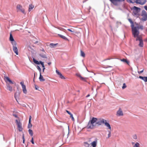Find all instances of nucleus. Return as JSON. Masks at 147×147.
Returning a JSON list of instances; mask_svg holds the SVG:
<instances>
[{"label": "nucleus", "instance_id": "f257e3e1", "mask_svg": "<svg viewBox=\"0 0 147 147\" xmlns=\"http://www.w3.org/2000/svg\"><path fill=\"white\" fill-rule=\"evenodd\" d=\"M96 124L98 125H101L102 124H104L107 127L108 129H110L111 130V127L110 124L107 122V121L106 120L104 119H100L98 121H97Z\"/></svg>", "mask_w": 147, "mask_h": 147}, {"label": "nucleus", "instance_id": "f03ea898", "mask_svg": "<svg viewBox=\"0 0 147 147\" xmlns=\"http://www.w3.org/2000/svg\"><path fill=\"white\" fill-rule=\"evenodd\" d=\"M129 22L131 23V26L132 29V32L133 35H134V36L136 35V34H138V32L136 30V28L134 27V24L132 21L130 19H128Z\"/></svg>", "mask_w": 147, "mask_h": 147}, {"label": "nucleus", "instance_id": "7ed1b4c3", "mask_svg": "<svg viewBox=\"0 0 147 147\" xmlns=\"http://www.w3.org/2000/svg\"><path fill=\"white\" fill-rule=\"evenodd\" d=\"M141 15L142 17L140 18V20L144 22L147 20V13L145 11L143 10L142 11Z\"/></svg>", "mask_w": 147, "mask_h": 147}, {"label": "nucleus", "instance_id": "20e7f679", "mask_svg": "<svg viewBox=\"0 0 147 147\" xmlns=\"http://www.w3.org/2000/svg\"><path fill=\"white\" fill-rule=\"evenodd\" d=\"M114 5H118L121 2H124L125 0H109Z\"/></svg>", "mask_w": 147, "mask_h": 147}, {"label": "nucleus", "instance_id": "39448f33", "mask_svg": "<svg viewBox=\"0 0 147 147\" xmlns=\"http://www.w3.org/2000/svg\"><path fill=\"white\" fill-rule=\"evenodd\" d=\"M40 52L39 54L40 56L42 58H47V57L46 54V53L45 51H44V49L42 48V49H40Z\"/></svg>", "mask_w": 147, "mask_h": 147}, {"label": "nucleus", "instance_id": "423d86ee", "mask_svg": "<svg viewBox=\"0 0 147 147\" xmlns=\"http://www.w3.org/2000/svg\"><path fill=\"white\" fill-rule=\"evenodd\" d=\"M16 122L18 128L20 131H22L23 130V128L22 127V124L20 121L17 120H16Z\"/></svg>", "mask_w": 147, "mask_h": 147}, {"label": "nucleus", "instance_id": "0eeeda50", "mask_svg": "<svg viewBox=\"0 0 147 147\" xmlns=\"http://www.w3.org/2000/svg\"><path fill=\"white\" fill-rule=\"evenodd\" d=\"M133 13L135 15H137L140 11V8L138 7L135 6L133 7Z\"/></svg>", "mask_w": 147, "mask_h": 147}, {"label": "nucleus", "instance_id": "6e6552de", "mask_svg": "<svg viewBox=\"0 0 147 147\" xmlns=\"http://www.w3.org/2000/svg\"><path fill=\"white\" fill-rule=\"evenodd\" d=\"M136 25L137 26H134V27H136V30L139 32L138 34H136V35L135 36H134V35H133L134 37H136V36H137L138 35H139L140 32L138 30L139 29L143 30V26L142 25H139L138 24H136Z\"/></svg>", "mask_w": 147, "mask_h": 147}, {"label": "nucleus", "instance_id": "1a4fd4ad", "mask_svg": "<svg viewBox=\"0 0 147 147\" xmlns=\"http://www.w3.org/2000/svg\"><path fill=\"white\" fill-rule=\"evenodd\" d=\"M146 2V0H136L135 2L136 4L143 5L145 4Z\"/></svg>", "mask_w": 147, "mask_h": 147}, {"label": "nucleus", "instance_id": "9d476101", "mask_svg": "<svg viewBox=\"0 0 147 147\" xmlns=\"http://www.w3.org/2000/svg\"><path fill=\"white\" fill-rule=\"evenodd\" d=\"M20 84L21 85L23 92L24 93L26 94L27 93V91L26 89V86L24 84V82L23 81L21 82L20 83Z\"/></svg>", "mask_w": 147, "mask_h": 147}, {"label": "nucleus", "instance_id": "9b49d317", "mask_svg": "<svg viewBox=\"0 0 147 147\" xmlns=\"http://www.w3.org/2000/svg\"><path fill=\"white\" fill-rule=\"evenodd\" d=\"M9 40L11 42V43H12V45L13 46H15L16 45V43L15 41L14 40L13 38V36L11 34V33L10 34V35Z\"/></svg>", "mask_w": 147, "mask_h": 147}, {"label": "nucleus", "instance_id": "f8f14e48", "mask_svg": "<svg viewBox=\"0 0 147 147\" xmlns=\"http://www.w3.org/2000/svg\"><path fill=\"white\" fill-rule=\"evenodd\" d=\"M4 80L7 83V84H8V82H9L10 84H13V83L11 81V80L9 78V77H7L5 75L4 76Z\"/></svg>", "mask_w": 147, "mask_h": 147}, {"label": "nucleus", "instance_id": "ddd939ff", "mask_svg": "<svg viewBox=\"0 0 147 147\" xmlns=\"http://www.w3.org/2000/svg\"><path fill=\"white\" fill-rule=\"evenodd\" d=\"M17 8L18 11H21L22 13H24L25 10L24 9L22 8V6L19 5H18L17 6Z\"/></svg>", "mask_w": 147, "mask_h": 147}, {"label": "nucleus", "instance_id": "4468645a", "mask_svg": "<svg viewBox=\"0 0 147 147\" xmlns=\"http://www.w3.org/2000/svg\"><path fill=\"white\" fill-rule=\"evenodd\" d=\"M94 124L91 123V122L89 121L86 127L88 129H93L94 128Z\"/></svg>", "mask_w": 147, "mask_h": 147}, {"label": "nucleus", "instance_id": "2eb2a0df", "mask_svg": "<svg viewBox=\"0 0 147 147\" xmlns=\"http://www.w3.org/2000/svg\"><path fill=\"white\" fill-rule=\"evenodd\" d=\"M56 72L57 74L59 76V77L60 78L62 79H65L64 77L57 70H56Z\"/></svg>", "mask_w": 147, "mask_h": 147}, {"label": "nucleus", "instance_id": "dca6fc26", "mask_svg": "<svg viewBox=\"0 0 147 147\" xmlns=\"http://www.w3.org/2000/svg\"><path fill=\"white\" fill-rule=\"evenodd\" d=\"M117 115L118 116H121L123 115V111L120 108H119L117 112Z\"/></svg>", "mask_w": 147, "mask_h": 147}, {"label": "nucleus", "instance_id": "f3484780", "mask_svg": "<svg viewBox=\"0 0 147 147\" xmlns=\"http://www.w3.org/2000/svg\"><path fill=\"white\" fill-rule=\"evenodd\" d=\"M76 75L78 77H79L80 78V79L84 81H86V78L82 77L80 74H76Z\"/></svg>", "mask_w": 147, "mask_h": 147}, {"label": "nucleus", "instance_id": "a211bd4d", "mask_svg": "<svg viewBox=\"0 0 147 147\" xmlns=\"http://www.w3.org/2000/svg\"><path fill=\"white\" fill-rule=\"evenodd\" d=\"M97 120V118L93 117L92 119L90 120L89 121L91 122V123H93L94 124V123L95 122L96 123V122Z\"/></svg>", "mask_w": 147, "mask_h": 147}, {"label": "nucleus", "instance_id": "6ab92c4d", "mask_svg": "<svg viewBox=\"0 0 147 147\" xmlns=\"http://www.w3.org/2000/svg\"><path fill=\"white\" fill-rule=\"evenodd\" d=\"M97 142V140L93 141L91 144V146H92V147H96Z\"/></svg>", "mask_w": 147, "mask_h": 147}, {"label": "nucleus", "instance_id": "aec40b11", "mask_svg": "<svg viewBox=\"0 0 147 147\" xmlns=\"http://www.w3.org/2000/svg\"><path fill=\"white\" fill-rule=\"evenodd\" d=\"M13 50L17 55L18 54V49L16 47H13Z\"/></svg>", "mask_w": 147, "mask_h": 147}, {"label": "nucleus", "instance_id": "412c9836", "mask_svg": "<svg viewBox=\"0 0 147 147\" xmlns=\"http://www.w3.org/2000/svg\"><path fill=\"white\" fill-rule=\"evenodd\" d=\"M31 116H30L29 118V123L28 125V128H30L32 127V125L31 123Z\"/></svg>", "mask_w": 147, "mask_h": 147}, {"label": "nucleus", "instance_id": "4be33fe9", "mask_svg": "<svg viewBox=\"0 0 147 147\" xmlns=\"http://www.w3.org/2000/svg\"><path fill=\"white\" fill-rule=\"evenodd\" d=\"M6 86L7 87V89L10 91L11 92L13 90V89L12 87L10 86L9 84H6Z\"/></svg>", "mask_w": 147, "mask_h": 147}, {"label": "nucleus", "instance_id": "5701e85b", "mask_svg": "<svg viewBox=\"0 0 147 147\" xmlns=\"http://www.w3.org/2000/svg\"><path fill=\"white\" fill-rule=\"evenodd\" d=\"M139 78L140 79L143 80L145 82H147V77L140 76Z\"/></svg>", "mask_w": 147, "mask_h": 147}, {"label": "nucleus", "instance_id": "b1692460", "mask_svg": "<svg viewBox=\"0 0 147 147\" xmlns=\"http://www.w3.org/2000/svg\"><path fill=\"white\" fill-rule=\"evenodd\" d=\"M40 80V81L43 82L45 81V79L42 76L41 74V73L40 74V76L39 78Z\"/></svg>", "mask_w": 147, "mask_h": 147}, {"label": "nucleus", "instance_id": "393cba45", "mask_svg": "<svg viewBox=\"0 0 147 147\" xmlns=\"http://www.w3.org/2000/svg\"><path fill=\"white\" fill-rule=\"evenodd\" d=\"M84 144L85 147H91L90 145L86 142H84Z\"/></svg>", "mask_w": 147, "mask_h": 147}, {"label": "nucleus", "instance_id": "a878e982", "mask_svg": "<svg viewBox=\"0 0 147 147\" xmlns=\"http://www.w3.org/2000/svg\"><path fill=\"white\" fill-rule=\"evenodd\" d=\"M34 6L32 4H30V5L29 6V8L28 9V11H30L34 7Z\"/></svg>", "mask_w": 147, "mask_h": 147}, {"label": "nucleus", "instance_id": "bb28decb", "mask_svg": "<svg viewBox=\"0 0 147 147\" xmlns=\"http://www.w3.org/2000/svg\"><path fill=\"white\" fill-rule=\"evenodd\" d=\"M58 35L61 38H62L63 39H64L65 40H68L67 38L65 36H64L63 35H61V34H59Z\"/></svg>", "mask_w": 147, "mask_h": 147}, {"label": "nucleus", "instance_id": "cd10ccee", "mask_svg": "<svg viewBox=\"0 0 147 147\" xmlns=\"http://www.w3.org/2000/svg\"><path fill=\"white\" fill-rule=\"evenodd\" d=\"M120 60L123 62L124 63H127V64H129V62L128 61H127V59H121Z\"/></svg>", "mask_w": 147, "mask_h": 147}, {"label": "nucleus", "instance_id": "c85d7f7f", "mask_svg": "<svg viewBox=\"0 0 147 147\" xmlns=\"http://www.w3.org/2000/svg\"><path fill=\"white\" fill-rule=\"evenodd\" d=\"M80 55L82 57H84L85 56V55L84 52L82 50L80 51Z\"/></svg>", "mask_w": 147, "mask_h": 147}, {"label": "nucleus", "instance_id": "c756f323", "mask_svg": "<svg viewBox=\"0 0 147 147\" xmlns=\"http://www.w3.org/2000/svg\"><path fill=\"white\" fill-rule=\"evenodd\" d=\"M28 132H29V134L31 136H33V131H32V130H31V129H29L28 130Z\"/></svg>", "mask_w": 147, "mask_h": 147}, {"label": "nucleus", "instance_id": "7c9ffc66", "mask_svg": "<svg viewBox=\"0 0 147 147\" xmlns=\"http://www.w3.org/2000/svg\"><path fill=\"white\" fill-rule=\"evenodd\" d=\"M137 38H136V40H139V41L142 40V37H141L140 36H139V35H138L137 36H136Z\"/></svg>", "mask_w": 147, "mask_h": 147}, {"label": "nucleus", "instance_id": "2f4dec72", "mask_svg": "<svg viewBox=\"0 0 147 147\" xmlns=\"http://www.w3.org/2000/svg\"><path fill=\"white\" fill-rule=\"evenodd\" d=\"M33 62L35 63L36 64H38V65H39L40 64V61L39 62L38 61H37L35 59H33Z\"/></svg>", "mask_w": 147, "mask_h": 147}, {"label": "nucleus", "instance_id": "473e14b6", "mask_svg": "<svg viewBox=\"0 0 147 147\" xmlns=\"http://www.w3.org/2000/svg\"><path fill=\"white\" fill-rule=\"evenodd\" d=\"M58 44L57 43H56V44H54L53 43H50V44H47V46L49 45H50V46H55L56 45H57Z\"/></svg>", "mask_w": 147, "mask_h": 147}, {"label": "nucleus", "instance_id": "72a5a7b5", "mask_svg": "<svg viewBox=\"0 0 147 147\" xmlns=\"http://www.w3.org/2000/svg\"><path fill=\"white\" fill-rule=\"evenodd\" d=\"M143 45V42L142 40L140 41V43L139 44V46H142Z\"/></svg>", "mask_w": 147, "mask_h": 147}, {"label": "nucleus", "instance_id": "f704fd0d", "mask_svg": "<svg viewBox=\"0 0 147 147\" xmlns=\"http://www.w3.org/2000/svg\"><path fill=\"white\" fill-rule=\"evenodd\" d=\"M134 147H140V144L138 142H136L134 146Z\"/></svg>", "mask_w": 147, "mask_h": 147}, {"label": "nucleus", "instance_id": "c9c22d12", "mask_svg": "<svg viewBox=\"0 0 147 147\" xmlns=\"http://www.w3.org/2000/svg\"><path fill=\"white\" fill-rule=\"evenodd\" d=\"M69 115H70V117H71V119H72V120L73 121H74V117H73V115L71 113Z\"/></svg>", "mask_w": 147, "mask_h": 147}, {"label": "nucleus", "instance_id": "e433bc0d", "mask_svg": "<svg viewBox=\"0 0 147 147\" xmlns=\"http://www.w3.org/2000/svg\"><path fill=\"white\" fill-rule=\"evenodd\" d=\"M40 64H41V65H42V67L43 68L45 67V66H44V63L41 61H40Z\"/></svg>", "mask_w": 147, "mask_h": 147}, {"label": "nucleus", "instance_id": "4c0bfd02", "mask_svg": "<svg viewBox=\"0 0 147 147\" xmlns=\"http://www.w3.org/2000/svg\"><path fill=\"white\" fill-rule=\"evenodd\" d=\"M126 87V86L125 83L123 84V86L122 87L123 89H124Z\"/></svg>", "mask_w": 147, "mask_h": 147}, {"label": "nucleus", "instance_id": "58836bf2", "mask_svg": "<svg viewBox=\"0 0 147 147\" xmlns=\"http://www.w3.org/2000/svg\"><path fill=\"white\" fill-rule=\"evenodd\" d=\"M110 131H109V133L108 134V138H109L111 136V130L110 129Z\"/></svg>", "mask_w": 147, "mask_h": 147}, {"label": "nucleus", "instance_id": "ea45409f", "mask_svg": "<svg viewBox=\"0 0 147 147\" xmlns=\"http://www.w3.org/2000/svg\"><path fill=\"white\" fill-rule=\"evenodd\" d=\"M37 69H38L39 71H40V72L41 71V68H40V67L38 65L37 67Z\"/></svg>", "mask_w": 147, "mask_h": 147}, {"label": "nucleus", "instance_id": "a19ab883", "mask_svg": "<svg viewBox=\"0 0 147 147\" xmlns=\"http://www.w3.org/2000/svg\"><path fill=\"white\" fill-rule=\"evenodd\" d=\"M57 28H58V29L60 30H62L63 31V30H65V29H64V28H62L60 27H58Z\"/></svg>", "mask_w": 147, "mask_h": 147}, {"label": "nucleus", "instance_id": "79ce46f5", "mask_svg": "<svg viewBox=\"0 0 147 147\" xmlns=\"http://www.w3.org/2000/svg\"><path fill=\"white\" fill-rule=\"evenodd\" d=\"M127 1L129 3H134V2H133L131 0H127Z\"/></svg>", "mask_w": 147, "mask_h": 147}, {"label": "nucleus", "instance_id": "37998d69", "mask_svg": "<svg viewBox=\"0 0 147 147\" xmlns=\"http://www.w3.org/2000/svg\"><path fill=\"white\" fill-rule=\"evenodd\" d=\"M30 141H31V143H32V144H34V142L33 137H32V139Z\"/></svg>", "mask_w": 147, "mask_h": 147}, {"label": "nucleus", "instance_id": "c03bdc74", "mask_svg": "<svg viewBox=\"0 0 147 147\" xmlns=\"http://www.w3.org/2000/svg\"><path fill=\"white\" fill-rule=\"evenodd\" d=\"M67 30L69 31H70L71 32H75V31H74V30H71L70 29H67Z\"/></svg>", "mask_w": 147, "mask_h": 147}, {"label": "nucleus", "instance_id": "a18cd8bd", "mask_svg": "<svg viewBox=\"0 0 147 147\" xmlns=\"http://www.w3.org/2000/svg\"><path fill=\"white\" fill-rule=\"evenodd\" d=\"M143 71H144V69H143L142 70L140 71H138V74H140L142 73L143 72Z\"/></svg>", "mask_w": 147, "mask_h": 147}, {"label": "nucleus", "instance_id": "49530a36", "mask_svg": "<svg viewBox=\"0 0 147 147\" xmlns=\"http://www.w3.org/2000/svg\"><path fill=\"white\" fill-rule=\"evenodd\" d=\"M133 138L134 139H136L137 138V136L136 135H134V136Z\"/></svg>", "mask_w": 147, "mask_h": 147}, {"label": "nucleus", "instance_id": "de8ad7c7", "mask_svg": "<svg viewBox=\"0 0 147 147\" xmlns=\"http://www.w3.org/2000/svg\"><path fill=\"white\" fill-rule=\"evenodd\" d=\"M66 112L69 114L70 115L71 113L69 111L66 110Z\"/></svg>", "mask_w": 147, "mask_h": 147}, {"label": "nucleus", "instance_id": "09e8293b", "mask_svg": "<svg viewBox=\"0 0 147 147\" xmlns=\"http://www.w3.org/2000/svg\"><path fill=\"white\" fill-rule=\"evenodd\" d=\"M22 138V139H23V140H25V139H24V134H23Z\"/></svg>", "mask_w": 147, "mask_h": 147}, {"label": "nucleus", "instance_id": "8fccbe9b", "mask_svg": "<svg viewBox=\"0 0 147 147\" xmlns=\"http://www.w3.org/2000/svg\"><path fill=\"white\" fill-rule=\"evenodd\" d=\"M144 8L147 11V6H144Z\"/></svg>", "mask_w": 147, "mask_h": 147}, {"label": "nucleus", "instance_id": "3c124183", "mask_svg": "<svg viewBox=\"0 0 147 147\" xmlns=\"http://www.w3.org/2000/svg\"><path fill=\"white\" fill-rule=\"evenodd\" d=\"M16 94H17L16 93H15L14 96H15V98H16V97L17 96V95H16Z\"/></svg>", "mask_w": 147, "mask_h": 147}, {"label": "nucleus", "instance_id": "603ef678", "mask_svg": "<svg viewBox=\"0 0 147 147\" xmlns=\"http://www.w3.org/2000/svg\"><path fill=\"white\" fill-rule=\"evenodd\" d=\"M51 64V62H49V63H48V64L49 65H50Z\"/></svg>", "mask_w": 147, "mask_h": 147}, {"label": "nucleus", "instance_id": "864d4df0", "mask_svg": "<svg viewBox=\"0 0 147 147\" xmlns=\"http://www.w3.org/2000/svg\"><path fill=\"white\" fill-rule=\"evenodd\" d=\"M45 69V67H44V68H43V70H42V71L43 72H44V70Z\"/></svg>", "mask_w": 147, "mask_h": 147}, {"label": "nucleus", "instance_id": "5fc2aeb1", "mask_svg": "<svg viewBox=\"0 0 147 147\" xmlns=\"http://www.w3.org/2000/svg\"><path fill=\"white\" fill-rule=\"evenodd\" d=\"M23 143H24V142H25V140H23Z\"/></svg>", "mask_w": 147, "mask_h": 147}, {"label": "nucleus", "instance_id": "6e6d98bb", "mask_svg": "<svg viewBox=\"0 0 147 147\" xmlns=\"http://www.w3.org/2000/svg\"><path fill=\"white\" fill-rule=\"evenodd\" d=\"M90 96V95L89 94H88V95H87V96H86V97H88L89 96Z\"/></svg>", "mask_w": 147, "mask_h": 147}, {"label": "nucleus", "instance_id": "4d7b16f0", "mask_svg": "<svg viewBox=\"0 0 147 147\" xmlns=\"http://www.w3.org/2000/svg\"><path fill=\"white\" fill-rule=\"evenodd\" d=\"M36 42V43H38V41H37V42Z\"/></svg>", "mask_w": 147, "mask_h": 147}, {"label": "nucleus", "instance_id": "13d9d810", "mask_svg": "<svg viewBox=\"0 0 147 147\" xmlns=\"http://www.w3.org/2000/svg\"><path fill=\"white\" fill-rule=\"evenodd\" d=\"M36 89H37V88H36Z\"/></svg>", "mask_w": 147, "mask_h": 147}, {"label": "nucleus", "instance_id": "bf43d9fd", "mask_svg": "<svg viewBox=\"0 0 147 147\" xmlns=\"http://www.w3.org/2000/svg\"><path fill=\"white\" fill-rule=\"evenodd\" d=\"M146 41H147V39H146Z\"/></svg>", "mask_w": 147, "mask_h": 147}]
</instances>
